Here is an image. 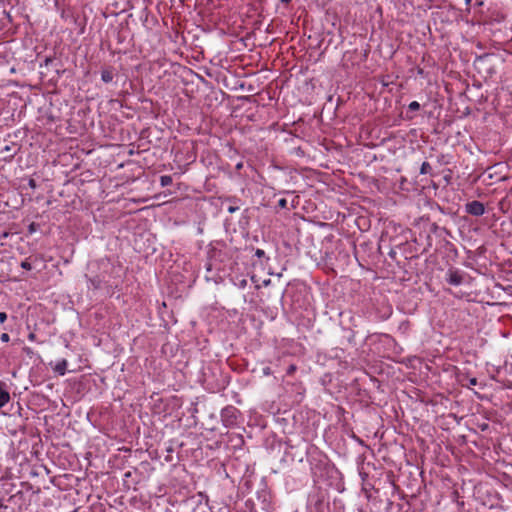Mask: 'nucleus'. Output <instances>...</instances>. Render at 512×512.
Wrapping results in <instances>:
<instances>
[{"label": "nucleus", "mask_w": 512, "mask_h": 512, "mask_svg": "<svg viewBox=\"0 0 512 512\" xmlns=\"http://www.w3.org/2000/svg\"><path fill=\"white\" fill-rule=\"evenodd\" d=\"M42 101L38 107L42 117L47 118L49 122L61 119L64 105L62 98H42Z\"/></svg>", "instance_id": "obj_1"}, {"label": "nucleus", "mask_w": 512, "mask_h": 512, "mask_svg": "<svg viewBox=\"0 0 512 512\" xmlns=\"http://www.w3.org/2000/svg\"><path fill=\"white\" fill-rule=\"evenodd\" d=\"M278 206L282 209L286 208L287 207V200L282 198L278 201Z\"/></svg>", "instance_id": "obj_15"}, {"label": "nucleus", "mask_w": 512, "mask_h": 512, "mask_svg": "<svg viewBox=\"0 0 512 512\" xmlns=\"http://www.w3.org/2000/svg\"><path fill=\"white\" fill-rule=\"evenodd\" d=\"M21 267L25 270H31L32 269V265L31 263L29 262L28 259L24 260L21 262Z\"/></svg>", "instance_id": "obj_13"}, {"label": "nucleus", "mask_w": 512, "mask_h": 512, "mask_svg": "<svg viewBox=\"0 0 512 512\" xmlns=\"http://www.w3.org/2000/svg\"><path fill=\"white\" fill-rule=\"evenodd\" d=\"M50 61H51V59H49V58H46V60H45L46 64H48Z\"/></svg>", "instance_id": "obj_28"}, {"label": "nucleus", "mask_w": 512, "mask_h": 512, "mask_svg": "<svg viewBox=\"0 0 512 512\" xmlns=\"http://www.w3.org/2000/svg\"><path fill=\"white\" fill-rule=\"evenodd\" d=\"M110 104L113 107H115L116 105L122 106V103H121L120 99H118V98H111L110 99Z\"/></svg>", "instance_id": "obj_14"}, {"label": "nucleus", "mask_w": 512, "mask_h": 512, "mask_svg": "<svg viewBox=\"0 0 512 512\" xmlns=\"http://www.w3.org/2000/svg\"><path fill=\"white\" fill-rule=\"evenodd\" d=\"M113 76L110 71H103L102 72V79L105 82H110L112 80Z\"/></svg>", "instance_id": "obj_11"}, {"label": "nucleus", "mask_w": 512, "mask_h": 512, "mask_svg": "<svg viewBox=\"0 0 512 512\" xmlns=\"http://www.w3.org/2000/svg\"><path fill=\"white\" fill-rule=\"evenodd\" d=\"M7 320V314L5 312H0V323H4Z\"/></svg>", "instance_id": "obj_20"}, {"label": "nucleus", "mask_w": 512, "mask_h": 512, "mask_svg": "<svg viewBox=\"0 0 512 512\" xmlns=\"http://www.w3.org/2000/svg\"><path fill=\"white\" fill-rule=\"evenodd\" d=\"M469 383H470V385L475 386V385H477V379H476V378H471V379L469 380Z\"/></svg>", "instance_id": "obj_22"}, {"label": "nucleus", "mask_w": 512, "mask_h": 512, "mask_svg": "<svg viewBox=\"0 0 512 512\" xmlns=\"http://www.w3.org/2000/svg\"><path fill=\"white\" fill-rule=\"evenodd\" d=\"M379 93H380V94H384V93H393V88H390V89H388L387 91H385V90H381V91H379Z\"/></svg>", "instance_id": "obj_23"}, {"label": "nucleus", "mask_w": 512, "mask_h": 512, "mask_svg": "<svg viewBox=\"0 0 512 512\" xmlns=\"http://www.w3.org/2000/svg\"><path fill=\"white\" fill-rule=\"evenodd\" d=\"M30 230L33 231L34 230V224H31L30 225Z\"/></svg>", "instance_id": "obj_27"}, {"label": "nucleus", "mask_w": 512, "mask_h": 512, "mask_svg": "<svg viewBox=\"0 0 512 512\" xmlns=\"http://www.w3.org/2000/svg\"><path fill=\"white\" fill-rule=\"evenodd\" d=\"M172 183V177L169 175H162L160 177V184L162 187L169 186Z\"/></svg>", "instance_id": "obj_8"}, {"label": "nucleus", "mask_w": 512, "mask_h": 512, "mask_svg": "<svg viewBox=\"0 0 512 512\" xmlns=\"http://www.w3.org/2000/svg\"><path fill=\"white\" fill-rule=\"evenodd\" d=\"M296 371V366L295 365H290L287 369V374L288 375H292L294 372Z\"/></svg>", "instance_id": "obj_16"}, {"label": "nucleus", "mask_w": 512, "mask_h": 512, "mask_svg": "<svg viewBox=\"0 0 512 512\" xmlns=\"http://www.w3.org/2000/svg\"><path fill=\"white\" fill-rule=\"evenodd\" d=\"M29 185L32 187V188H35L36 184H35V180L31 179L29 181Z\"/></svg>", "instance_id": "obj_24"}, {"label": "nucleus", "mask_w": 512, "mask_h": 512, "mask_svg": "<svg viewBox=\"0 0 512 512\" xmlns=\"http://www.w3.org/2000/svg\"><path fill=\"white\" fill-rule=\"evenodd\" d=\"M419 108H420V104L416 101L411 102L408 106L409 111H417V110H419Z\"/></svg>", "instance_id": "obj_12"}, {"label": "nucleus", "mask_w": 512, "mask_h": 512, "mask_svg": "<svg viewBox=\"0 0 512 512\" xmlns=\"http://www.w3.org/2000/svg\"><path fill=\"white\" fill-rule=\"evenodd\" d=\"M130 475H131V473H130V472H127V473L125 474V476H126V477H130Z\"/></svg>", "instance_id": "obj_29"}, {"label": "nucleus", "mask_w": 512, "mask_h": 512, "mask_svg": "<svg viewBox=\"0 0 512 512\" xmlns=\"http://www.w3.org/2000/svg\"><path fill=\"white\" fill-rule=\"evenodd\" d=\"M67 366H68V362H67V360H66V359H62V360H60V361H58V362L56 363V365L54 366L53 370H54L57 374H59V375L63 376V375H65V373H66V371H67Z\"/></svg>", "instance_id": "obj_6"}, {"label": "nucleus", "mask_w": 512, "mask_h": 512, "mask_svg": "<svg viewBox=\"0 0 512 512\" xmlns=\"http://www.w3.org/2000/svg\"><path fill=\"white\" fill-rule=\"evenodd\" d=\"M263 374L266 375V376H269L272 374V370L270 367H265L263 368Z\"/></svg>", "instance_id": "obj_21"}, {"label": "nucleus", "mask_w": 512, "mask_h": 512, "mask_svg": "<svg viewBox=\"0 0 512 512\" xmlns=\"http://www.w3.org/2000/svg\"><path fill=\"white\" fill-rule=\"evenodd\" d=\"M238 209H239V207H238V206H232V205H231V206H229V207L227 208V211H228V213L232 214V213L236 212Z\"/></svg>", "instance_id": "obj_17"}, {"label": "nucleus", "mask_w": 512, "mask_h": 512, "mask_svg": "<svg viewBox=\"0 0 512 512\" xmlns=\"http://www.w3.org/2000/svg\"><path fill=\"white\" fill-rule=\"evenodd\" d=\"M340 102H342V101H341V97H338V98H337V104H336V105H337V106H339Z\"/></svg>", "instance_id": "obj_25"}, {"label": "nucleus", "mask_w": 512, "mask_h": 512, "mask_svg": "<svg viewBox=\"0 0 512 512\" xmlns=\"http://www.w3.org/2000/svg\"><path fill=\"white\" fill-rule=\"evenodd\" d=\"M446 280L449 284L459 286L463 283V273L457 269H449L446 274Z\"/></svg>", "instance_id": "obj_4"}, {"label": "nucleus", "mask_w": 512, "mask_h": 512, "mask_svg": "<svg viewBox=\"0 0 512 512\" xmlns=\"http://www.w3.org/2000/svg\"><path fill=\"white\" fill-rule=\"evenodd\" d=\"M432 170V167L429 162H423L420 167V173L421 174H429Z\"/></svg>", "instance_id": "obj_9"}, {"label": "nucleus", "mask_w": 512, "mask_h": 512, "mask_svg": "<svg viewBox=\"0 0 512 512\" xmlns=\"http://www.w3.org/2000/svg\"><path fill=\"white\" fill-rule=\"evenodd\" d=\"M466 210L473 216H481L485 212V207L479 201H472L466 205Z\"/></svg>", "instance_id": "obj_5"}, {"label": "nucleus", "mask_w": 512, "mask_h": 512, "mask_svg": "<svg viewBox=\"0 0 512 512\" xmlns=\"http://www.w3.org/2000/svg\"><path fill=\"white\" fill-rule=\"evenodd\" d=\"M10 400L9 393L3 388L0 382V408L5 406Z\"/></svg>", "instance_id": "obj_7"}, {"label": "nucleus", "mask_w": 512, "mask_h": 512, "mask_svg": "<svg viewBox=\"0 0 512 512\" xmlns=\"http://www.w3.org/2000/svg\"><path fill=\"white\" fill-rule=\"evenodd\" d=\"M282 3H289L291 0H280Z\"/></svg>", "instance_id": "obj_26"}, {"label": "nucleus", "mask_w": 512, "mask_h": 512, "mask_svg": "<svg viewBox=\"0 0 512 512\" xmlns=\"http://www.w3.org/2000/svg\"><path fill=\"white\" fill-rule=\"evenodd\" d=\"M20 146L17 143L5 145L0 149L1 159L4 161H11L14 156L19 152Z\"/></svg>", "instance_id": "obj_3"}, {"label": "nucleus", "mask_w": 512, "mask_h": 512, "mask_svg": "<svg viewBox=\"0 0 512 512\" xmlns=\"http://www.w3.org/2000/svg\"><path fill=\"white\" fill-rule=\"evenodd\" d=\"M89 287H93L94 289L101 288V280L100 278H91L89 279Z\"/></svg>", "instance_id": "obj_10"}, {"label": "nucleus", "mask_w": 512, "mask_h": 512, "mask_svg": "<svg viewBox=\"0 0 512 512\" xmlns=\"http://www.w3.org/2000/svg\"><path fill=\"white\" fill-rule=\"evenodd\" d=\"M240 412L234 406H226L221 411V420L226 427H233L238 423Z\"/></svg>", "instance_id": "obj_2"}, {"label": "nucleus", "mask_w": 512, "mask_h": 512, "mask_svg": "<svg viewBox=\"0 0 512 512\" xmlns=\"http://www.w3.org/2000/svg\"><path fill=\"white\" fill-rule=\"evenodd\" d=\"M0 339L1 341L3 342H8L10 340V336L7 334V333H3L1 336H0Z\"/></svg>", "instance_id": "obj_19"}, {"label": "nucleus", "mask_w": 512, "mask_h": 512, "mask_svg": "<svg viewBox=\"0 0 512 512\" xmlns=\"http://www.w3.org/2000/svg\"><path fill=\"white\" fill-rule=\"evenodd\" d=\"M264 255H265V252H264V250H262V249H257V250L255 251V256H257L258 258H261V257H263Z\"/></svg>", "instance_id": "obj_18"}]
</instances>
